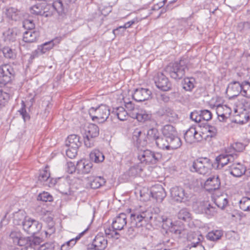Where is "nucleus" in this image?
<instances>
[{
    "label": "nucleus",
    "instance_id": "obj_1",
    "mask_svg": "<svg viewBox=\"0 0 250 250\" xmlns=\"http://www.w3.org/2000/svg\"><path fill=\"white\" fill-rule=\"evenodd\" d=\"M152 213L149 210L136 209L130 215V225L126 232L132 238L138 232V229L145 226L152 219Z\"/></svg>",
    "mask_w": 250,
    "mask_h": 250
},
{
    "label": "nucleus",
    "instance_id": "obj_2",
    "mask_svg": "<svg viewBox=\"0 0 250 250\" xmlns=\"http://www.w3.org/2000/svg\"><path fill=\"white\" fill-rule=\"evenodd\" d=\"M140 163L145 167L147 165L156 164L162 159L161 153L155 152L149 149H140L137 155Z\"/></svg>",
    "mask_w": 250,
    "mask_h": 250
},
{
    "label": "nucleus",
    "instance_id": "obj_3",
    "mask_svg": "<svg viewBox=\"0 0 250 250\" xmlns=\"http://www.w3.org/2000/svg\"><path fill=\"white\" fill-rule=\"evenodd\" d=\"M88 112L92 120L98 123L105 122L110 113L109 107L104 104H101L96 107H92Z\"/></svg>",
    "mask_w": 250,
    "mask_h": 250
},
{
    "label": "nucleus",
    "instance_id": "obj_4",
    "mask_svg": "<svg viewBox=\"0 0 250 250\" xmlns=\"http://www.w3.org/2000/svg\"><path fill=\"white\" fill-rule=\"evenodd\" d=\"M187 66L184 60H180L179 62L170 64L166 68V71L168 73L171 78L175 80L182 79L185 75Z\"/></svg>",
    "mask_w": 250,
    "mask_h": 250
},
{
    "label": "nucleus",
    "instance_id": "obj_5",
    "mask_svg": "<svg viewBox=\"0 0 250 250\" xmlns=\"http://www.w3.org/2000/svg\"><path fill=\"white\" fill-rule=\"evenodd\" d=\"M212 167V164L209 159L206 157L199 158L193 162L190 170L205 175L210 172Z\"/></svg>",
    "mask_w": 250,
    "mask_h": 250
},
{
    "label": "nucleus",
    "instance_id": "obj_6",
    "mask_svg": "<svg viewBox=\"0 0 250 250\" xmlns=\"http://www.w3.org/2000/svg\"><path fill=\"white\" fill-rule=\"evenodd\" d=\"M22 229L28 234L34 235L41 230L42 224L38 221L28 216L23 224Z\"/></svg>",
    "mask_w": 250,
    "mask_h": 250
},
{
    "label": "nucleus",
    "instance_id": "obj_7",
    "mask_svg": "<svg viewBox=\"0 0 250 250\" xmlns=\"http://www.w3.org/2000/svg\"><path fill=\"white\" fill-rule=\"evenodd\" d=\"M237 157L238 154L232 153L231 150L226 149L225 153L221 154L216 158L217 168H221L228 164L233 163Z\"/></svg>",
    "mask_w": 250,
    "mask_h": 250
},
{
    "label": "nucleus",
    "instance_id": "obj_8",
    "mask_svg": "<svg viewBox=\"0 0 250 250\" xmlns=\"http://www.w3.org/2000/svg\"><path fill=\"white\" fill-rule=\"evenodd\" d=\"M171 198L178 202H186L190 198V194L182 187L175 186L170 189Z\"/></svg>",
    "mask_w": 250,
    "mask_h": 250
},
{
    "label": "nucleus",
    "instance_id": "obj_9",
    "mask_svg": "<svg viewBox=\"0 0 250 250\" xmlns=\"http://www.w3.org/2000/svg\"><path fill=\"white\" fill-rule=\"evenodd\" d=\"M14 75V70L9 64L0 66V84L5 85L11 81V78Z\"/></svg>",
    "mask_w": 250,
    "mask_h": 250
},
{
    "label": "nucleus",
    "instance_id": "obj_10",
    "mask_svg": "<svg viewBox=\"0 0 250 250\" xmlns=\"http://www.w3.org/2000/svg\"><path fill=\"white\" fill-rule=\"evenodd\" d=\"M154 81L157 87L162 91H167L171 89V82L162 72H158L155 75Z\"/></svg>",
    "mask_w": 250,
    "mask_h": 250
},
{
    "label": "nucleus",
    "instance_id": "obj_11",
    "mask_svg": "<svg viewBox=\"0 0 250 250\" xmlns=\"http://www.w3.org/2000/svg\"><path fill=\"white\" fill-rule=\"evenodd\" d=\"M204 135V132L199 133L194 127L191 126L185 133L184 139L187 143L192 144L201 141L206 137Z\"/></svg>",
    "mask_w": 250,
    "mask_h": 250
},
{
    "label": "nucleus",
    "instance_id": "obj_12",
    "mask_svg": "<svg viewBox=\"0 0 250 250\" xmlns=\"http://www.w3.org/2000/svg\"><path fill=\"white\" fill-rule=\"evenodd\" d=\"M194 209L196 213L204 214L208 218L213 216L217 213L216 208L208 202L199 203Z\"/></svg>",
    "mask_w": 250,
    "mask_h": 250
},
{
    "label": "nucleus",
    "instance_id": "obj_13",
    "mask_svg": "<svg viewBox=\"0 0 250 250\" xmlns=\"http://www.w3.org/2000/svg\"><path fill=\"white\" fill-rule=\"evenodd\" d=\"M132 139L133 143L138 147H143L147 145L145 133H143L139 128H136L134 130Z\"/></svg>",
    "mask_w": 250,
    "mask_h": 250
},
{
    "label": "nucleus",
    "instance_id": "obj_14",
    "mask_svg": "<svg viewBox=\"0 0 250 250\" xmlns=\"http://www.w3.org/2000/svg\"><path fill=\"white\" fill-rule=\"evenodd\" d=\"M231 109L226 105L219 104L216 106V112L220 122H225L231 113Z\"/></svg>",
    "mask_w": 250,
    "mask_h": 250
},
{
    "label": "nucleus",
    "instance_id": "obj_15",
    "mask_svg": "<svg viewBox=\"0 0 250 250\" xmlns=\"http://www.w3.org/2000/svg\"><path fill=\"white\" fill-rule=\"evenodd\" d=\"M9 238L12 240L14 244L20 246L28 244L30 242L29 237H22L19 231H12L9 234Z\"/></svg>",
    "mask_w": 250,
    "mask_h": 250
},
{
    "label": "nucleus",
    "instance_id": "obj_16",
    "mask_svg": "<svg viewBox=\"0 0 250 250\" xmlns=\"http://www.w3.org/2000/svg\"><path fill=\"white\" fill-rule=\"evenodd\" d=\"M242 82L234 81L229 83L227 87L226 92L230 97H234L241 94L242 92Z\"/></svg>",
    "mask_w": 250,
    "mask_h": 250
},
{
    "label": "nucleus",
    "instance_id": "obj_17",
    "mask_svg": "<svg viewBox=\"0 0 250 250\" xmlns=\"http://www.w3.org/2000/svg\"><path fill=\"white\" fill-rule=\"evenodd\" d=\"M151 94V92L146 88H137L132 95V97L137 102H143L148 100Z\"/></svg>",
    "mask_w": 250,
    "mask_h": 250
},
{
    "label": "nucleus",
    "instance_id": "obj_18",
    "mask_svg": "<svg viewBox=\"0 0 250 250\" xmlns=\"http://www.w3.org/2000/svg\"><path fill=\"white\" fill-rule=\"evenodd\" d=\"M127 216L124 213H121L117 216L112 223V228L116 231L122 230L127 223Z\"/></svg>",
    "mask_w": 250,
    "mask_h": 250
},
{
    "label": "nucleus",
    "instance_id": "obj_19",
    "mask_svg": "<svg viewBox=\"0 0 250 250\" xmlns=\"http://www.w3.org/2000/svg\"><path fill=\"white\" fill-rule=\"evenodd\" d=\"M4 14L7 18L14 21L20 20L22 16L21 11L13 7H6Z\"/></svg>",
    "mask_w": 250,
    "mask_h": 250
},
{
    "label": "nucleus",
    "instance_id": "obj_20",
    "mask_svg": "<svg viewBox=\"0 0 250 250\" xmlns=\"http://www.w3.org/2000/svg\"><path fill=\"white\" fill-rule=\"evenodd\" d=\"M151 194L152 197L159 202H162L166 196L165 189L161 185H156L153 186L151 190Z\"/></svg>",
    "mask_w": 250,
    "mask_h": 250
},
{
    "label": "nucleus",
    "instance_id": "obj_21",
    "mask_svg": "<svg viewBox=\"0 0 250 250\" xmlns=\"http://www.w3.org/2000/svg\"><path fill=\"white\" fill-rule=\"evenodd\" d=\"M229 172L234 177H239L245 173L246 168L243 165L240 163L236 162L229 166Z\"/></svg>",
    "mask_w": 250,
    "mask_h": 250
},
{
    "label": "nucleus",
    "instance_id": "obj_22",
    "mask_svg": "<svg viewBox=\"0 0 250 250\" xmlns=\"http://www.w3.org/2000/svg\"><path fill=\"white\" fill-rule=\"evenodd\" d=\"M220 186V181L218 176H213L208 178L204 184V188L208 191L218 189Z\"/></svg>",
    "mask_w": 250,
    "mask_h": 250
},
{
    "label": "nucleus",
    "instance_id": "obj_23",
    "mask_svg": "<svg viewBox=\"0 0 250 250\" xmlns=\"http://www.w3.org/2000/svg\"><path fill=\"white\" fill-rule=\"evenodd\" d=\"M134 111L135 112L132 114V118L136 119L140 122L144 123L150 120L152 117L151 114L142 108H139L138 109H135Z\"/></svg>",
    "mask_w": 250,
    "mask_h": 250
},
{
    "label": "nucleus",
    "instance_id": "obj_24",
    "mask_svg": "<svg viewBox=\"0 0 250 250\" xmlns=\"http://www.w3.org/2000/svg\"><path fill=\"white\" fill-rule=\"evenodd\" d=\"M92 164L85 160H81L77 162V172L79 174H87L92 169Z\"/></svg>",
    "mask_w": 250,
    "mask_h": 250
},
{
    "label": "nucleus",
    "instance_id": "obj_25",
    "mask_svg": "<svg viewBox=\"0 0 250 250\" xmlns=\"http://www.w3.org/2000/svg\"><path fill=\"white\" fill-rule=\"evenodd\" d=\"M107 241L105 237L100 234H97L92 244V247L95 250H104L107 247Z\"/></svg>",
    "mask_w": 250,
    "mask_h": 250
},
{
    "label": "nucleus",
    "instance_id": "obj_26",
    "mask_svg": "<svg viewBox=\"0 0 250 250\" xmlns=\"http://www.w3.org/2000/svg\"><path fill=\"white\" fill-rule=\"evenodd\" d=\"M39 36L38 30H27L23 34V41L26 42H36Z\"/></svg>",
    "mask_w": 250,
    "mask_h": 250
},
{
    "label": "nucleus",
    "instance_id": "obj_27",
    "mask_svg": "<svg viewBox=\"0 0 250 250\" xmlns=\"http://www.w3.org/2000/svg\"><path fill=\"white\" fill-rule=\"evenodd\" d=\"M61 41V37H57L50 41L46 42L39 46L38 48L41 52V54L45 53L47 51L51 49L55 45L59 44Z\"/></svg>",
    "mask_w": 250,
    "mask_h": 250
},
{
    "label": "nucleus",
    "instance_id": "obj_28",
    "mask_svg": "<svg viewBox=\"0 0 250 250\" xmlns=\"http://www.w3.org/2000/svg\"><path fill=\"white\" fill-rule=\"evenodd\" d=\"M30 243L28 244H26L25 245H22L24 247L21 250H37L39 249V246L42 242V239L39 237H29Z\"/></svg>",
    "mask_w": 250,
    "mask_h": 250
},
{
    "label": "nucleus",
    "instance_id": "obj_29",
    "mask_svg": "<svg viewBox=\"0 0 250 250\" xmlns=\"http://www.w3.org/2000/svg\"><path fill=\"white\" fill-rule=\"evenodd\" d=\"M99 135V128L95 124H90L85 129V136L94 138Z\"/></svg>",
    "mask_w": 250,
    "mask_h": 250
},
{
    "label": "nucleus",
    "instance_id": "obj_30",
    "mask_svg": "<svg viewBox=\"0 0 250 250\" xmlns=\"http://www.w3.org/2000/svg\"><path fill=\"white\" fill-rule=\"evenodd\" d=\"M111 114L116 116L120 121H125L127 119L129 114L123 106H119L113 108Z\"/></svg>",
    "mask_w": 250,
    "mask_h": 250
},
{
    "label": "nucleus",
    "instance_id": "obj_31",
    "mask_svg": "<svg viewBox=\"0 0 250 250\" xmlns=\"http://www.w3.org/2000/svg\"><path fill=\"white\" fill-rule=\"evenodd\" d=\"M80 137L75 134H71L68 136L66 140L65 145L67 147L79 148L81 145L79 141Z\"/></svg>",
    "mask_w": 250,
    "mask_h": 250
},
{
    "label": "nucleus",
    "instance_id": "obj_32",
    "mask_svg": "<svg viewBox=\"0 0 250 250\" xmlns=\"http://www.w3.org/2000/svg\"><path fill=\"white\" fill-rule=\"evenodd\" d=\"M28 216L25 215V213L24 211L20 210L18 212H16L13 214V223L15 225H23L25 219Z\"/></svg>",
    "mask_w": 250,
    "mask_h": 250
},
{
    "label": "nucleus",
    "instance_id": "obj_33",
    "mask_svg": "<svg viewBox=\"0 0 250 250\" xmlns=\"http://www.w3.org/2000/svg\"><path fill=\"white\" fill-rule=\"evenodd\" d=\"M162 131L164 136L167 138V139L171 137H174L175 135L177 134V131L175 127L170 125H165Z\"/></svg>",
    "mask_w": 250,
    "mask_h": 250
},
{
    "label": "nucleus",
    "instance_id": "obj_34",
    "mask_svg": "<svg viewBox=\"0 0 250 250\" xmlns=\"http://www.w3.org/2000/svg\"><path fill=\"white\" fill-rule=\"evenodd\" d=\"M168 150L176 149L182 146V141L177 134L168 139Z\"/></svg>",
    "mask_w": 250,
    "mask_h": 250
},
{
    "label": "nucleus",
    "instance_id": "obj_35",
    "mask_svg": "<svg viewBox=\"0 0 250 250\" xmlns=\"http://www.w3.org/2000/svg\"><path fill=\"white\" fill-rule=\"evenodd\" d=\"M90 181L91 188L93 189L100 188L104 186L106 182L105 179L102 176L92 177Z\"/></svg>",
    "mask_w": 250,
    "mask_h": 250
},
{
    "label": "nucleus",
    "instance_id": "obj_36",
    "mask_svg": "<svg viewBox=\"0 0 250 250\" xmlns=\"http://www.w3.org/2000/svg\"><path fill=\"white\" fill-rule=\"evenodd\" d=\"M90 159L96 163H100L104 159L103 153L98 149L93 150L89 154Z\"/></svg>",
    "mask_w": 250,
    "mask_h": 250
},
{
    "label": "nucleus",
    "instance_id": "obj_37",
    "mask_svg": "<svg viewBox=\"0 0 250 250\" xmlns=\"http://www.w3.org/2000/svg\"><path fill=\"white\" fill-rule=\"evenodd\" d=\"M214 203L218 208L223 209L228 204V200L227 195L226 194H222L218 196L214 199Z\"/></svg>",
    "mask_w": 250,
    "mask_h": 250
},
{
    "label": "nucleus",
    "instance_id": "obj_38",
    "mask_svg": "<svg viewBox=\"0 0 250 250\" xmlns=\"http://www.w3.org/2000/svg\"><path fill=\"white\" fill-rule=\"evenodd\" d=\"M162 221V227L164 229L169 230L171 232H174L176 234H180L181 233L180 230L175 229V228H173V223L170 219L163 217Z\"/></svg>",
    "mask_w": 250,
    "mask_h": 250
},
{
    "label": "nucleus",
    "instance_id": "obj_39",
    "mask_svg": "<svg viewBox=\"0 0 250 250\" xmlns=\"http://www.w3.org/2000/svg\"><path fill=\"white\" fill-rule=\"evenodd\" d=\"M223 231L221 230H214L209 231L206 235V238L208 240L216 242L220 239L223 236Z\"/></svg>",
    "mask_w": 250,
    "mask_h": 250
},
{
    "label": "nucleus",
    "instance_id": "obj_40",
    "mask_svg": "<svg viewBox=\"0 0 250 250\" xmlns=\"http://www.w3.org/2000/svg\"><path fill=\"white\" fill-rule=\"evenodd\" d=\"M38 180L43 184L48 185V181H50V174L46 167L44 169L41 170L38 177Z\"/></svg>",
    "mask_w": 250,
    "mask_h": 250
},
{
    "label": "nucleus",
    "instance_id": "obj_41",
    "mask_svg": "<svg viewBox=\"0 0 250 250\" xmlns=\"http://www.w3.org/2000/svg\"><path fill=\"white\" fill-rule=\"evenodd\" d=\"M195 80L193 78H186L182 81L183 88L187 91H191L195 86Z\"/></svg>",
    "mask_w": 250,
    "mask_h": 250
},
{
    "label": "nucleus",
    "instance_id": "obj_42",
    "mask_svg": "<svg viewBox=\"0 0 250 250\" xmlns=\"http://www.w3.org/2000/svg\"><path fill=\"white\" fill-rule=\"evenodd\" d=\"M163 113H161L160 111H159V113L162 115L163 114L166 115L167 116L170 122H174L178 119V115L171 108H165L162 109Z\"/></svg>",
    "mask_w": 250,
    "mask_h": 250
},
{
    "label": "nucleus",
    "instance_id": "obj_43",
    "mask_svg": "<svg viewBox=\"0 0 250 250\" xmlns=\"http://www.w3.org/2000/svg\"><path fill=\"white\" fill-rule=\"evenodd\" d=\"M45 6V2L43 1L40 3H37L30 8L31 13L36 15H44V12L42 11L43 6Z\"/></svg>",
    "mask_w": 250,
    "mask_h": 250
},
{
    "label": "nucleus",
    "instance_id": "obj_44",
    "mask_svg": "<svg viewBox=\"0 0 250 250\" xmlns=\"http://www.w3.org/2000/svg\"><path fill=\"white\" fill-rule=\"evenodd\" d=\"M144 167L140 163L135 164L129 168V175L132 176H138L141 174Z\"/></svg>",
    "mask_w": 250,
    "mask_h": 250
},
{
    "label": "nucleus",
    "instance_id": "obj_45",
    "mask_svg": "<svg viewBox=\"0 0 250 250\" xmlns=\"http://www.w3.org/2000/svg\"><path fill=\"white\" fill-rule=\"evenodd\" d=\"M63 3L62 0H56L53 2L52 5V8L55 9L60 15L64 13L65 12V6Z\"/></svg>",
    "mask_w": 250,
    "mask_h": 250
},
{
    "label": "nucleus",
    "instance_id": "obj_46",
    "mask_svg": "<svg viewBox=\"0 0 250 250\" xmlns=\"http://www.w3.org/2000/svg\"><path fill=\"white\" fill-rule=\"evenodd\" d=\"M242 92L241 95L248 99H250V78L248 81L242 82Z\"/></svg>",
    "mask_w": 250,
    "mask_h": 250
},
{
    "label": "nucleus",
    "instance_id": "obj_47",
    "mask_svg": "<svg viewBox=\"0 0 250 250\" xmlns=\"http://www.w3.org/2000/svg\"><path fill=\"white\" fill-rule=\"evenodd\" d=\"M157 146L161 149L168 150V139L165 137H159L155 142Z\"/></svg>",
    "mask_w": 250,
    "mask_h": 250
},
{
    "label": "nucleus",
    "instance_id": "obj_48",
    "mask_svg": "<svg viewBox=\"0 0 250 250\" xmlns=\"http://www.w3.org/2000/svg\"><path fill=\"white\" fill-rule=\"evenodd\" d=\"M240 208L244 211H250V198L243 197L239 201Z\"/></svg>",
    "mask_w": 250,
    "mask_h": 250
},
{
    "label": "nucleus",
    "instance_id": "obj_49",
    "mask_svg": "<svg viewBox=\"0 0 250 250\" xmlns=\"http://www.w3.org/2000/svg\"><path fill=\"white\" fill-rule=\"evenodd\" d=\"M205 128L207 134L205 135V133H204V136L206 137L205 138H203V139L206 140L207 138H212L216 136L217 130L215 127L209 125H207L205 126Z\"/></svg>",
    "mask_w": 250,
    "mask_h": 250
},
{
    "label": "nucleus",
    "instance_id": "obj_50",
    "mask_svg": "<svg viewBox=\"0 0 250 250\" xmlns=\"http://www.w3.org/2000/svg\"><path fill=\"white\" fill-rule=\"evenodd\" d=\"M245 148L244 145L241 143H236L233 144L232 147L228 148V150H231L232 153L237 154V153L242 151Z\"/></svg>",
    "mask_w": 250,
    "mask_h": 250
},
{
    "label": "nucleus",
    "instance_id": "obj_51",
    "mask_svg": "<svg viewBox=\"0 0 250 250\" xmlns=\"http://www.w3.org/2000/svg\"><path fill=\"white\" fill-rule=\"evenodd\" d=\"M178 217L180 220L187 221L190 218V214L187 209L183 208L178 212Z\"/></svg>",
    "mask_w": 250,
    "mask_h": 250
},
{
    "label": "nucleus",
    "instance_id": "obj_52",
    "mask_svg": "<svg viewBox=\"0 0 250 250\" xmlns=\"http://www.w3.org/2000/svg\"><path fill=\"white\" fill-rule=\"evenodd\" d=\"M38 200L43 202H51L53 201V197L49 193L43 192L38 195Z\"/></svg>",
    "mask_w": 250,
    "mask_h": 250
},
{
    "label": "nucleus",
    "instance_id": "obj_53",
    "mask_svg": "<svg viewBox=\"0 0 250 250\" xmlns=\"http://www.w3.org/2000/svg\"><path fill=\"white\" fill-rule=\"evenodd\" d=\"M20 114L22 116V118L24 122L28 121L30 119V116L27 112L25 109V104L23 101L21 103V108L19 110Z\"/></svg>",
    "mask_w": 250,
    "mask_h": 250
},
{
    "label": "nucleus",
    "instance_id": "obj_54",
    "mask_svg": "<svg viewBox=\"0 0 250 250\" xmlns=\"http://www.w3.org/2000/svg\"><path fill=\"white\" fill-rule=\"evenodd\" d=\"M22 26L27 30H34L35 25L33 20L25 19L22 22Z\"/></svg>",
    "mask_w": 250,
    "mask_h": 250
},
{
    "label": "nucleus",
    "instance_id": "obj_55",
    "mask_svg": "<svg viewBox=\"0 0 250 250\" xmlns=\"http://www.w3.org/2000/svg\"><path fill=\"white\" fill-rule=\"evenodd\" d=\"M4 56L7 59H14L16 57L14 51L9 47H4L2 50Z\"/></svg>",
    "mask_w": 250,
    "mask_h": 250
},
{
    "label": "nucleus",
    "instance_id": "obj_56",
    "mask_svg": "<svg viewBox=\"0 0 250 250\" xmlns=\"http://www.w3.org/2000/svg\"><path fill=\"white\" fill-rule=\"evenodd\" d=\"M125 106L126 109V111L129 114V116L131 118L132 117V114L135 112V110L138 109L139 108L138 106H135L134 104L131 102L126 103L125 104Z\"/></svg>",
    "mask_w": 250,
    "mask_h": 250
},
{
    "label": "nucleus",
    "instance_id": "obj_57",
    "mask_svg": "<svg viewBox=\"0 0 250 250\" xmlns=\"http://www.w3.org/2000/svg\"><path fill=\"white\" fill-rule=\"evenodd\" d=\"M201 117V121L202 120L205 121H208L210 120L212 118V114L211 112L208 110H200Z\"/></svg>",
    "mask_w": 250,
    "mask_h": 250
},
{
    "label": "nucleus",
    "instance_id": "obj_58",
    "mask_svg": "<svg viewBox=\"0 0 250 250\" xmlns=\"http://www.w3.org/2000/svg\"><path fill=\"white\" fill-rule=\"evenodd\" d=\"M159 134V132L156 128H151L147 131V137L150 139L154 140L155 142L157 140V138L160 137Z\"/></svg>",
    "mask_w": 250,
    "mask_h": 250
},
{
    "label": "nucleus",
    "instance_id": "obj_59",
    "mask_svg": "<svg viewBox=\"0 0 250 250\" xmlns=\"http://www.w3.org/2000/svg\"><path fill=\"white\" fill-rule=\"evenodd\" d=\"M78 149V148L68 147L65 150L66 156L70 159L74 158L77 155Z\"/></svg>",
    "mask_w": 250,
    "mask_h": 250
},
{
    "label": "nucleus",
    "instance_id": "obj_60",
    "mask_svg": "<svg viewBox=\"0 0 250 250\" xmlns=\"http://www.w3.org/2000/svg\"><path fill=\"white\" fill-rule=\"evenodd\" d=\"M200 111L194 110L191 112L190 114V118L195 123H199L201 122V117Z\"/></svg>",
    "mask_w": 250,
    "mask_h": 250
},
{
    "label": "nucleus",
    "instance_id": "obj_61",
    "mask_svg": "<svg viewBox=\"0 0 250 250\" xmlns=\"http://www.w3.org/2000/svg\"><path fill=\"white\" fill-rule=\"evenodd\" d=\"M237 30L243 32L250 28V24L249 22H240L237 25Z\"/></svg>",
    "mask_w": 250,
    "mask_h": 250
},
{
    "label": "nucleus",
    "instance_id": "obj_62",
    "mask_svg": "<svg viewBox=\"0 0 250 250\" xmlns=\"http://www.w3.org/2000/svg\"><path fill=\"white\" fill-rule=\"evenodd\" d=\"M66 166V170L70 174H72L75 171H77V164L75 166L72 162H67Z\"/></svg>",
    "mask_w": 250,
    "mask_h": 250
},
{
    "label": "nucleus",
    "instance_id": "obj_63",
    "mask_svg": "<svg viewBox=\"0 0 250 250\" xmlns=\"http://www.w3.org/2000/svg\"><path fill=\"white\" fill-rule=\"evenodd\" d=\"M105 233L108 237H115L116 239L119 238L118 236L119 235V233L115 229L112 228H108L105 229Z\"/></svg>",
    "mask_w": 250,
    "mask_h": 250
},
{
    "label": "nucleus",
    "instance_id": "obj_64",
    "mask_svg": "<svg viewBox=\"0 0 250 250\" xmlns=\"http://www.w3.org/2000/svg\"><path fill=\"white\" fill-rule=\"evenodd\" d=\"M16 36L17 33L13 29H9L6 32L7 39L10 41L13 42L15 41Z\"/></svg>",
    "mask_w": 250,
    "mask_h": 250
}]
</instances>
